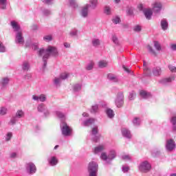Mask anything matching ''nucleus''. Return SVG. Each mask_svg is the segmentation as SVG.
Listing matches in <instances>:
<instances>
[{
  "label": "nucleus",
  "mask_w": 176,
  "mask_h": 176,
  "mask_svg": "<svg viewBox=\"0 0 176 176\" xmlns=\"http://www.w3.org/2000/svg\"><path fill=\"white\" fill-rule=\"evenodd\" d=\"M38 55L39 57H43V65L42 69L43 71H45L47 65V60H49V57H50V56H52V57H58V50H57V47L49 45L46 49L41 48L38 52Z\"/></svg>",
  "instance_id": "obj_1"
},
{
  "label": "nucleus",
  "mask_w": 176,
  "mask_h": 176,
  "mask_svg": "<svg viewBox=\"0 0 176 176\" xmlns=\"http://www.w3.org/2000/svg\"><path fill=\"white\" fill-rule=\"evenodd\" d=\"M116 158V151L115 150H111L108 155L107 153H102L100 155V159L104 161L105 166H109L112 164V161Z\"/></svg>",
  "instance_id": "obj_2"
},
{
  "label": "nucleus",
  "mask_w": 176,
  "mask_h": 176,
  "mask_svg": "<svg viewBox=\"0 0 176 176\" xmlns=\"http://www.w3.org/2000/svg\"><path fill=\"white\" fill-rule=\"evenodd\" d=\"M60 127L63 137H71L72 135V128L68 126L67 122L61 121Z\"/></svg>",
  "instance_id": "obj_3"
},
{
  "label": "nucleus",
  "mask_w": 176,
  "mask_h": 176,
  "mask_svg": "<svg viewBox=\"0 0 176 176\" xmlns=\"http://www.w3.org/2000/svg\"><path fill=\"white\" fill-rule=\"evenodd\" d=\"M89 176H97L98 173V164L96 162H91L88 164Z\"/></svg>",
  "instance_id": "obj_4"
},
{
  "label": "nucleus",
  "mask_w": 176,
  "mask_h": 176,
  "mask_svg": "<svg viewBox=\"0 0 176 176\" xmlns=\"http://www.w3.org/2000/svg\"><path fill=\"white\" fill-rule=\"evenodd\" d=\"M68 78V74L67 73H63L61 74L58 77H56L53 82H54V86H56V87H60V86H61V82H63V80H65V79Z\"/></svg>",
  "instance_id": "obj_5"
},
{
  "label": "nucleus",
  "mask_w": 176,
  "mask_h": 176,
  "mask_svg": "<svg viewBox=\"0 0 176 176\" xmlns=\"http://www.w3.org/2000/svg\"><path fill=\"white\" fill-rule=\"evenodd\" d=\"M115 104L117 108H122L124 104V95L122 92H119L117 94L116 98L115 99Z\"/></svg>",
  "instance_id": "obj_6"
},
{
  "label": "nucleus",
  "mask_w": 176,
  "mask_h": 176,
  "mask_svg": "<svg viewBox=\"0 0 176 176\" xmlns=\"http://www.w3.org/2000/svg\"><path fill=\"white\" fill-rule=\"evenodd\" d=\"M166 151L167 152H173L176 148L175 141L173 139H168L165 144Z\"/></svg>",
  "instance_id": "obj_7"
},
{
  "label": "nucleus",
  "mask_w": 176,
  "mask_h": 176,
  "mask_svg": "<svg viewBox=\"0 0 176 176\" xmlns=\"http://www.w3.org/2000/svg\"><path fill=\"white\" fill-rule=\"evenodd\" d=\"M152 10L155 14H160L163 10V3L160 1H155L152 4Z\"/></svg>",
  "instance_id": "obj_8"
},
{
  "label": "nucleus",
  "mask_w": 176,
  "mask_h": 176,
  "mask_svg": "<svg viewBox=\"0 0 176 176\" xmlns=\"http://www.w3.org/2000/svg\"><path fill=\"white\" fill-rule=\"evenodd\" d=\"M37 111L38 112H41V113H43V116L45 118H47L49 115H50V111H49V109H47V107L46 104L43 103H41L37 106Z\"/></svg>",
  "instance_id": "obj_9"
},
{
  "label": "nucleus",
  "mask_w": 176,
  "mask_h": 176,
  "mask_svg": "<svg viewBox=\"0 0 176 176\" xmlns=\"http://www.w3.org/2000/svg\"><path fill=\"white\" fill-rule=\"evenodd\" d=\"M151 168H152V166L148 161H144L139 166V170L141 173H148V171H151Z\"/></svg>",
  "instance_id": "obj_10"
},
{
  "label": "nucleus",
  "mask_w": 176,
  "mask_h": 176,
  "mask_svg": "<svg viewBox=\"0 0 176 176\" xmlns=\"http://www.w3.org/2000/svg\"><path fill=\"white\" fill-rule=\"evenodd\" d=\"M26 172L28 174H35L36 173V166L32 162H29L25 165Z\"/></svg>",
  "instance_id": "obj_11"
},
{
  "label": "nucleus",
  "mask_w": 176,
  "mask_h": 176,
  "mask_svg": "<svg viewBox=\"0 0 176 176\" xmlns=\"http://www.w3.org/2000/svg\"><path fill=\"white\" fill-rule=\"evenodd\" d=\"M98 134V126H94L92 128L91 131V135L92 138V141H94V142H98V140H100V135Z\"/></svg>",
  "instance_id": "obj_12"
},
{
  "label": "nucleus",
  "mask_w": 176,
  "mask_h": 176,
  "mask_svg": "<svg viewBox=\"0 0 176 176\" xmlns=\"http://www.w3.org/2000/svg\"><path fill=\"white\" fill-rule=\"evenodd\" d=\"M48 164L52 167H54L58 164V158L56 155H50L47 158Z\"/></svg>",
  "instance_id": "obj_13"
},
{
  "label": "nucleus",
  "mask_w": 176,
  "mask_h": 176,
  "mask_svg": "<svg viewBox=\"0 0 176 176\" xmlns=\"http://www.w3.org/2000/svg\"><path fill=\"white\" fill-rule=\"evenodd\" d=\"M15 43L18 45H24V36L23 32H17L15 36Z\"/></svg>",
  "instance_id": "obj_14"
},
{
  "label": "nucleus",
  "mask_w": 176,
  "mask_h": 176,
  "mask_svg": "<svg viewBox=\"0 0 176 176\" xmlns=\"http://www.w3.org/2000/svg\"><path fill=\"white\" fill-rule=\"evenodd\" d=\"M32 98L34 101H40V102H45L47 100V97L45 94H41L40 96L33 95Z\"/></svg>",
  "instance_id": "obj_15"
},
{
  "label": "nucleus",
  "mask_w": 176,
  "mask_h": 176,
  "mask_svg": "<svg viewBox=\"0 0 176 176\" xmlns=\"http://www.w3.org/2000/svg\"><path fill=\"white\" fill-rule=\"evenodd\" d=\"M143 13L146 20H151L152 16L153 15V10L151 8H146L143 10Z\"/></svg>",
  "instance_id": "obj_16"
},
{
  "label": "nucleus",
  "mask_w": 176,
  "mask_h": 176,
  "mask_svg": "<svg viewBox=\"0 0 176 176\" xmlns=\"http://www.w3.org/2000/svg\"><path fill=\"white\" fill-rule=\"evenodd\" d=\"M89 9H92L94 10V9L97 8V6H98V0H89V3L85 5Z\"/></svg>",
  "instance_id": "obj_17"
},
{
  "label": "nucleus",
  "mask_w": 176,
  "mask_h": 176,
  "mask_svg": "<svg viewBox=\"0 0 176 176\" xmlns=\"http://www.w3.org/2000/svg\"><path fill=\"white\" fill-rule=\"evenodd\" d=\"M107 79L113 83H118V82H119V78L113 74H107Z\"/></svg>",
  "instance_id": "obj_18"
},
{
  "label": "nucleus",
  "mask_w": 176,
  "mask_h": 176,
  "mask_svg": "<svg viewBox=\"0 0 176 176\" xmlns=\"http://www.w3.org/2000/svg\"><path fill=\"white\" fill-rule=\"evenodd\" d=\"M8 85H9V79L8 78H4L1 80L0 87L1 90H5V89L8 87Z\"/></svg>",
  "instance_id": "obj_19"
},
{
  "label": "nucleus",
  "mask_w": 176,
  "mask_h": 176,
  "mask_svg": "<svg viewBox=\"0 0 176 176\" xmlns=\"http://www.w3.org/2000/svg\"><path fill=\"white\" fill-rule=\"evenodd\" d=\"M121 132H122V135L125 138H128V139L131 138L132 135H131V132L130 131V130L127 129L126 128H122Z\"/></svg>",
  "instance_id": "obj_20"
},
{
  "label": "nucleus",
  "mask_w": 176,
  "mask_h": 176,
  "mask_svg": "<svg viewBox=\"0 0 176 176\" xmlns=\"http://www.w3.org/2000/svg\"><path fill=\"white\" fill-rule=\"evenodd\" d=\"M80 16L81 17H83L84 19H86L89 16V8L85 5L84 6L80 11Z\"/></svg>",
  "instance_id": "obj_21"
},
{
  "label": "nucleus",
  "mask_w": 176,
  "mask_h": 176,
  "mask_svg": "<svg viewBox=\"0 0 176 176\" xmlns=\"http://www.w3.org/2000/svg\"><path fill=\"white\" fill-rule=\"evenodd\" d=\"M174 79H175V78L174 76H171L166 78H162L160 80L159 82L161 85H168V83H171V81L174 80Z\"/></svg>",
  "instance_id": "obj_22"
},
{
  "label": "nucleus",
  "mask_w": 176,
  "mask_h": 176,
  "mask_svg": "<svg viewBox=\"0 0 176 176\" xmlns=\"http://www.w3.org/2000/svg\"><path fill=\"white\" fill-rule=\"evenodd\" d=\"M105 150V145L104 144H100L96 146L94 149V153L97 155V153H100Z\"/></svg>",
  "instance_id": "obj_23"
},
{
  "label": "nucleus",
  "mask_w": 176,
  "mask_h": 176,
  "mask_svg": "<svg viewBox=\"0 0 176 176\" xmlns=\"http://www.w3.org/2000/svg\"><path fill=\"white\" fill-rule=\"evenodd\" d=\"M95 122H96V119L89 118L86 120H84L83 122H82V124L85 127H89V126H91V124H94Z\"/></svg>",
  "instance_id": "obj_24"
},
{
  "label": "nucleus",
  "mask_w": 176,
  "mask_h": 176,
  "mask_svg": "<svg viewBox=\"0 0 176 176\" xmlns=\"http://www.w3.org/2000/svg\"><path fill=\"white\" fill-rule=\"evenodd\" d=\"M10 25L15 32H21L20 30V26L19 25L17 22H16L14 21H12L10 23Z\"/></svg>",
  "instance_id": "obj_25"
},
{
  "label": "nucleus",
  "mask_w": 176,
  "mask_h": 176,
  "mask_svg": "<svg viewBox=\"0 0 176 176\" xmlns=\"http://www.w3.org/2000/svg\"><path fill=\"white\" fill-rule=\"evenodd\" d=\"M21 68L25 72L30 71V68H31V65H30V62H28L27 60L23 61L22 65H21Z\"/></svg>",
  "instance_id": "obj_26"
},
{
  "label": "nucleus",
  "mask_w": 176,
  "mask_h": 176,
  "mask_svg": "<svg viewBox=\"0 0 176 176\" xmlns=\"http://www.w3.org/2000/svg\"><path fill=\"white\" fill-rule=\"evenodd\" d=\"M152 72L154 76H160L162 75V68L160 67H154Z\"/></svg>",
  "instance_id": "obj_27"
},
{
  "label": "nucleus",
  "mask_w": 176,
  "mask_h": 176,
  "mask_svg": "<svg viewBox=\"0 0 176 176\" xmlns=\"http://www.w3.org/2000/svg\"><path fill=\"white\" fill-rule=\"evenodd\" d=\"M15 116L18 119H22V118H24V116H25V113L24 112V111H23V109H18L15 113Z\"/></svg>",
  "instance_id": "obj_28"
},
{
  "label": "nucleus",
  "mask_w": 176,
  "mask_h": 176,
  "mask_svg": "<svg viewBox=\"0 0 176 176\" xmlns=\"http://www.w3.org/2000/svg\"><path fill=\"white\" fill-rule=\"evenodd\" d=\"M170 123L172 124V131L176 133V116H173L170 118Z\"/></svg>",
  "instance_id": "obj_29"
},
{
  "label": "nucleus",
  "mask_w": 176,
  "mask_h": 176,
  "mask_svg": "<svg viewBox=\"0 0 176 176\" xmlns=\"http://www.w3.org/2000/svg\"><path fill=\"white\" fill-rule=\"evenodd\" d=\"M161 27L163 31H166L167 28H168V22H167V19H164L161 21Z\"/></svg>",
  "instance_id": "obj_30"
},
{
  "label": "nucleus",
  "mask_w": 176,
  "mask_h": 176,
  "mask_svg": "<svg viewBox=\"0 0 176 176\" xmlns=\"http://www.w3.org/2000/svg\"><path fill=\"white\" fill-rule=\"evenodd\" d=\"M106 113L107 117L109 118V119H112L113 118L115 117V113L113 112V110H112L111 109H107Z\"/></svg>",
  "instance_id": "obj_31"
},
{
  "label": "nucleus",
  "mask_w": 176,
  "mask_h": 176,
  "mask_svg": "<svg viewBox=\"0 0 176 176\" xmlns=\"http://www.w3.org/2000/svg\"><path fill=\"white\" fill-rule=\"evenodd\" d=\"M140 96L142 97V98H151V97H152L151 93L146 92L145 91H141Z\"/></svg>",
  "instance_id": "obj_32"
},
{
  "label": "nucleus",
  "mask_w": 176,
  "mask_h": 176,
  "mask_svg": "<svg viewBox=\"0 0 176 176\" xmlns=\"http://www.w3.org/2000/svg\"><path fill=\"white\" fill-rule=\"evenodd\" d=\"M78 30L76 28H73L70 30L69 35L70 36H72V38L75 37V36H78Z\"/></svg>",
  "instance_id": "obj_33"
},
{
  "label": "nucleus",
  "mask_w": 176,
  "mask_h": 176,
  "mask_svg": "<svg viewBox=\"0 0 176 176\" xmlns=\"http://www.w3.org/2000/svg\"><path fill=\"white\" fill-rule=\"evenodd\" d=\"M91 43L94 47H98V46H100V45H101V41L98 38H94L91 41Z\"/></svg>",
  "instance_id": "obj_34"
},
{
  "label": "nucleus",
  "mask_w": 176,
  "mask_h": 176,
  "mask_svg": "<svg viewBox=\"0 0 176 176\" xmlns=\"http://www.w3.org/2000/svg\"><path fill=\"white\" fill-rule=\"evenodd\" d=\"M104 14H107V16H111V14H112L111 7L106 6L104 8Z\"/></svg>",
  "instance_id": "obj_35"
},
{
  "label": "nucleus",
  "mask_w": 176,
  "mask_h": 176,
  "mask_svg": "<svg viewBox=\"0 0 176 176\" xmlns=\"http://www.w3.org/2000/svg\"><path fill=\"white\" fill-rule=\"evenodd\" d=\"M73 90L75 92L80 91L82 90V84L77 83L73 86Z\"/></svg>",
  "instance_id": "obj_36"
},
{
  "label": "nucleus",
  "mask_w": 176,
  "mask_h": 176,
  "mask_svg": "<svg viewBox=\"0 0 176 176\" xmlns=\"http://www.w3.org/2000/svg\"><path fill=\"white\" fill-rule=\"evenodd\" d=\"M8 5V0H0V8L3 10H6V6Z\"/></svg>",
  "instance_id": "obj_37"
},
{
  "label": "nucleus",
  "mask_w": 176,
  "mask_h": 176,
  "mask_svg": "<svg viewBox=\"0 0 176 176\" xmlns=\"http://www.w3.org/2000/svg\"><path fill=\"white\" fill-rule=\"evenodd\" d=\"M98 67L99 68H105L108 67V62L107 60H100L98 62Z\"/></svg>",
  "instance_id": "obj_38"
},
{
  "label": "nucleus",
  "mask_w": 176,
  "mask_h": 176,
  "mask_svg": "<svg viewBox=\"0 0 176 176\" xmlns=\"http://www.w3.org/2000/svg\"><path fill=\"white\" fill-rule=\"evenodd\" d=\"M43 41L45 42H52L53 41V36L52 34L45 35L43 36Z\"/></svg>",
  "instance_id": "obj_39"
},
{
  "label": "nucleus",
  "mask_w": 176,
  "mask_h": 176,
  "mask_svg": "<svg viewBox=\"0 0 176 176\" xmlns=\"http://www.w3.org/2000/svg\"><path fill=\"white\" fill-rule=\"evenodd\" d=\"M144 72L146 76H151L152 75V70L149 67H144Z\"/></svg>",
  "instance_id": "obj_40"
},
{
  "label": "nucleus",
  "mask_w": 176,
  "mask_h": 176,
  "mask_svg": "<svg viewBox=\"0 0 176 176\" xmlns=\"http://www.w3.org/2000/svg\"><path fill=\"white\" fill-rule=\"evenodd\" d=\"M69 6H71V8H74V9H76V8H78V1L76 0H70Z\"/></svg>",
  "instance_id": "obj_41"
},
{
  "label": "nucleus",
  "mask_w": 176,
  "mask_h": 176,
  "mask_svg": "<svg viewBox=\"0 0 176 176\" xmlns=\"http://www.w3.org/2000/svg\"><path fill=\"white\" fill-rule=\"evenodd\" d=\"M56 115L59 119H61L62 120H64L65 119V115L61 111H56Z\"/></svg>",
  "instance_id": "obj_42"
},
{
  "label": "nucleus",
  "mask_w": 176,
  "mask_h": 176,
  "mask_svg": "<svg viewBox=\"0 0 176 176\" xmlns=\"http://www.w3.org/2000/svg\"><path fill=\"white\" fill-rule=\"evenodd\" d=\"M18 118L16 117L15 116H13L10 120V122H9V124H11V125H14L16 124V123H17V120H18Z\"/></svg>",
  "instance_id": "obj_43"
},
{
  "label": "nucleus",
  "mask_w": 176,
  "mask_h": 176,
  "mask_svg": "<svg viewBox=\"0 0 176 176\" xmlns=\"http://www.w3.org/2000/svg\"><path fill=\"white\" fill-rule=\"evenodd\" d=\"M8 113V109L6 107H1L0 108V115L1 116H3Z\"/></svg>",
  "instance_id": "obj_44"
},
{
  "label": "nucleus",
  "mask_w": 176,
  "mask_h": 176,
  "mask_svg": "<svg viewBox=\"0 0 176 176\" xmlns=\"http://www.w3.org/2000/svg\"><path fill=\"white\" fill-rule=\"evenodd\" d=\"M154 47L157 52H160V50H162V46L160 45V43H159V42L157 41H154Z\"/></svg>",
  "instance_id": "obj_45"
},
{
  "label": "nucleus",
  "mask_w": 176,
  "mask_h": 176,
  "mask_svg": "<svg viewBox=\"0 0 176 176\" xmlns=\"http://www.w3.org/2000/svg\"><path fill=\"white\" fill-rule=\"evenodd\" d=\"M147 49H148L149 53H151L153 56H157V54L156 53L155 50H153V48H152V47L151 45H148Z\"/></svg>",
  "instance_id": "obj_46"
},
{
  "label": "nucleus",
  "mask_w": 176,
  "mask_h": 176,
  "mask_svg": "<svg viewBox=\"0 0 176 176\" xmlns=\"http://www.w3.org/2000/svg\"><path fill=\"white\" fill-rule=\"evenodd\" d=\"M126 13L129 16H133V14H134V8L129 7L127 8Z\"/></svg>",
  "instance_id": "obj_47"
},
{
  "label": "nucleus",
  "mask_w": 176,
  "mask_h": 176,
  "mask_svg": "<svg viewBox=\"0 0 176 176\" xmlns=\"http://www.w3.org/2000/svg\"><path fill=\"white\" fill-rule=\"evenodd\" d=\"M133 123L134 126H140L141 120H140V118L135 117L133 120Z\"/></svg>",
  "instance_id": "obj_48"
},
{
  "label": "nucleus",
  "mask_w": 176,
  "mask_h": 176,
  "mask_svg": "<svg viewBox=\"0 0 176 176\" xmlns=\"http://www.w3.org/2000/svg\"><path fill=\"white\" fill-rule=\"evenodd\" d=\"M135 92L134 91H131V92H129V98L131 101H132L133 100H134V98H135Z\"/></svg>",
  "instance_id": "obj_49"
},
{
  "label": "nucleus",
  "mask_w": 176,
  "mask_h": 176,
  "mask_svg": "<svg viewBox=\"0 0 176 176\" xmlns=\"http://www.w3.org/2000/svg\"><path fill=\"white\" fill-rule=\"evenodd\" d=\"M112 21L114 24H119L120 23V17L119 16H116L114 18H113Z\"/></svg>",
  "instance_id": "obj_50"
},
{
  "label": "nucleus",
  "mask_w": 176,
  "mask_h": 176,
  "mask_svg": "<svg viewBox=\"0 0 176 176\" xmlns=\"http://www.w3.org/2000/svg\"><path fill=\"white\" fill-rule=\"evenodd\" d=\"M43 16H50V14H52V11L49 9H44L43 10Z\"/></svg>",
  "instance_id": "obj_51"
},
{
  "label": "nucleus",
  "mask_w": 176,
  "mask_h": 176,
  "mask_svg": "<svg viewBox=\"0 0 176 176\" xmlns=\"http://www.w3.org/2000/svg\"><path fill=\"white\" fill-rule=\"evenodd\" d=\"M94 67V63L91 62V63H89L87 65V67H86V69H87V71H91V69H93Z\"/></svg>",
  "instance_id": "obj_52"
},
{
  "label": "nucleus",
  "mask_w": 176,
  "mask_h": 176,
  "mask_svg": "<svg viewBox=\"0 0 176 176\" xmlns=\"http://www.w3.org/2000/svg\"><path fill=\"white\" fill-rule=\"evenodd\" d=\"M12 137H13V134L12 132H9L6 135V141L9 142L12 139Z\"/></svg>",
  "instance_id": "obj_53"
},
{
  "label": "nucleus",
  "mask_w": 176,
  "mask_h": 176,
  "mask_svg": "<svg viewBox=\"0 0 176 176\" xmlns=\"http://www.w3.org/2000/svg\"><path fill=\"white\" fill-rule=\"evenodd\" d=\"M5 52H6V48L3 45V43L0 41V53H5Z\"/></svg>",
  "instance_id": "obj_54"
},
{
  "label": "nucleus",
  "mask_w": 176,
  "mask_h": 176,
  "mask_svg": "<svg viewBox=\"0 0 176 176\" xmlns=\"http://www.w3.org/2000/svg\"><path fill=\"white\" fill-rule=\"evenodd\" d=\"M98 111V105L96 104L94 106H92V108L91 109V113H96Z\"/></svg>",
  "instance_id": "obj_55"
},
{
  "label": "nucleus",
  "mask_w": 176,
  "mask_h": 176,
  "mask_svg": "<svg viewBox=\"0 0 176 176\" xmlns=\"http://www.w3.org/2000/svg\"><path fill=\"white\" fill-rule=\"evenodd\" d=\"M129 170H130V167H129V166H122V171L123 173H129Z\"/></svg>",
  "instance_id": "obj_56"
},
{
  "label": "nucleus",
  "mask_w": 176,
  "mask_h": 176,
  "mask_svg": "<svg viewBox=\"0 0 176 176\" xmlns=\"http://www.w3.org/2000/svg\"><path fill=\"white\" fill-rule=\"evenodd\" d=\"M141 30H142V28L140 25H137L134 26V28H133V31H135V32H140L141 31Z\"/></svg>",
  "instance_id": "obj_57"
},
{
  "label": "nucleus",
  "mask_w": 176,
  "mask_h": 176,
  "mask_svg": "<svg viewBox=\"0 0 176 176\" xmlns=\"http://www.w3.org/2000/svg\"><path fill=\"white\" fill-rule=\"evenodd\" d=\"M112 41L116 45H118V43H119V40H118V37L115 35L113 36Z\"/></svg>",
  "instance_id": "obj_58"
},
{
  "label": "nucleus",
  "mask_w": 176,
  "mask_h": 176,
  "mask_svg": "<svg viewBox=\"0 0 176 176\" xmlns=\"http://www.w3.org/2000/svg\"><path fill=\"white\" fill-rule=\"evenodd\" d=\"M139 10H140L141 12H144V10H145L146 8H144V4L142 3H140L138 5V6Z\"/></svg>",
  "instance_id": "obj_59"
},
{
  "label": "nucleus",
  "mask_w": 176,
  "mask_h": 176,
  "mask_svg": "<svg viewBox=\"0 0 176 176\" xmlns=\"http://www.w3.org/2000/svg\"><path fill=\"white\" fill-rule=\"evenodd\" d=\"M168 68H169L170 71H171V72H176V67H175V66H173V65H170L168 66Z\"/></svg>",
  "instance_id": "obj_60"
},
{
  "label": "nucleus",
  "mask_w": 176,
  "mask_h": 176,
  "mask_svg": "<svg viewBox=\"0 0 176 176\" xmlns=\"http://www.w3.org/2000/svg\"><path fill=\"white\" fill-rule=\"evenodd\" d=\"M32 78V74H27L25 76V79H26L27 80H30V79Z\"/></svg>",
  "instance_id": "obj_61"
},
{
  "label": "nucleus",
  "mask_w": 176,
  "mask_h": 176,
  "mask_svg": "<svg viewBox=\"0 0 176 176\" xmlns=\"http://www.w3.org/2000/svg\"><path fill=\"white\" fill-rule=\"evenodd\" d=\"M10 157L11 159H16V157H17V153H11L10 154Z\"/></svg>",
  "instance_id": "obj_62"
},
{
  "label": "nucleus",
  "mask_w": 176,
  "mask_h": 176,
  "mask_svg": "<svg viewBox=\"0 0 176 176\" xmlns=\"http://www.w3.org/2000/svg\"><path fill=\"white\" fill-rule=\"evenodd\" d=\"M43 2L47 3V5H52L53 3V0H43Z\"/></svg>",
  "instance_id": "obj_63"
},
{
  "label": "nucleus",
  "mask_w": 176,
  "mask_h": 176,
  "mask_svg": "<svg viewBox=\"0 0 176 176\" xmlns=\"http://www.w3.org/2000/svg\"><path fill=\"white\" fill-rule=\"evenodd\" d=\"M32 48L33 50H37L38 49V43H33L32 44Z\"/></svg>",
  "instance_id": "obj_64"
}]
</instances>
